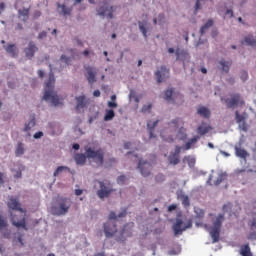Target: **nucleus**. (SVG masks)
<instances>
[{
	"instance_id": "1",
	"label": "nucleus",
	"mask_w": 256,
	"mask_h": 256,
	"mask_svg": "<svg viewBox=\"0 0 256 256\" xmlns=\"http://www.w3.org/2000/svg\"><path fill=\"white\" fill-rule=\"evenodd\" d=\"M183 125H185V122H183V119L176 118L172 120L170 123L167 124V127L161 132V137L164 141H167L168 143H173L175 141V138L173 137V134H170L167 136V133H177V137L180 138L181 141H185L187 139V134L183 133Z\"/></svg>"
},
{
	"instance_id": "2",
	"label": "nucleus",
	"mask_w": 256,
	"mask_h": 256,
	"mask_svg": "<svg viewBox=\"0 0 256 256\" xmlns=\"http://www.w3.org/2000/svg\"><path fill=\"white\" fill-rule=\"evenodd\" d=\"M85 154H76L74 156L75 162L77 165H85L87 159L91 161V163H95L96 167L103 166L104 154L103 150H93L92 148L86 147Z\"/></svg>"
},
{
	"instance_id": "3",
	"label": "nucleus",
	"mask_w": 256,
	"mask_h": 256,
	"mask_svg": "<svg viewBox=\"0 0 256 256\" xmlns=\"http://www.w3.org/2000/svg\"><path fill=\"white\" fill-rule=\"evenodd\" d=\"M42 99H44V101H51L54 107L63 105V99H60V97L57 96V92H55V74H53V72H50L49 79L45 83V92Z\"/></svg>"
},
{
	"instance_id": "4",
	"label": "nucleus",
	"mask_w": 256,
	"mask_h": 256,
	"mask_svg": "<svg viewBox=\"0 0 256 256\" xmlns=\"http://www.w3.org/2000/svg\"><path fill=\"white\" fill-rule=\"evenodd\" d=\"M8 207L13 211H20L22 213L19 217H17V215H13V212H11L12 225H14V227H17L18 229H20L21 227L22 229L27 230V224L25 222V212L21 209V204L19 203V200H17V198L10 197L8 201Z\"/></svg>"
},
{
	"instance_id": "5",
	"label": "nucleus",
	"mask_w": 256,
	"mask_h": 256,
	"mask_svg": "<svg viewBox=\"0 0 256 256\" xmlns=\"http://www.w3.org/2000/svg\"><path fill=\"white\" fill-rule=\"evenodd\" d=\"M72 205L73 202L71 201V198L58 196L56 198V204L52 206L51 211L53 215H57L58 217L61 215H67Z\"/></svg>"
},
{
	"instance_id": "6",
	"label": "nucleus",
	"mask_w": 256,
	"mask_h": 256,
	"mask_svg": "<svg viewBox=\"0 0 256 256\" xmlns=\"http://www.w3.org/2000/svg\"><path fill=\"white\" fill-rule=\"evenodd\" d=\"M223 221H225V215L219 214L216 217V220L213 222V226L210 231V235L213 239V243L219 242V237H220V233H221V225H223Z\"/></svg>"
},
{
	"instance_id": "7",
	"label": "nucleus",
	"mask_w": 256,
	"mask_h": 256,
	"mask_svg": "<svg viewBox=\"0 0 256 256\" xmlns=\"http://www.w3.org/2000/svg\"><path fill=\"white\" fill-rule=\"evenodd\" d=\"M192 227L193 221H191V219L184 221L177 218L176 222L172 226V229L174 231L175 237H177V235H183V231H187V229H191Z\"/></svg>"
},
{
	"instance_id": "8",
	"label": "nucleus",
	"mask_w": 256,
	"mask_h": 256,
	"mask_svg": "<svg viewBox=\"0 0 256 256\" xmlns=\"http://www.w3.org/2000/svg\"><path fill=\"white\" fill-rule=\"evenodd\" d=\"M109 221L104 224V233L106 237H113L115 233H117V225H115V222L117 221V215L115 212H111L109 217Z\"/></svg>"
},
{
	"instance_id": "9",
	"label": "nucleus",
	"mask_w": 256,
	"mask_h": 256,
	"mask_svg": "<svg viewBox=\"0 0 256 256\" xmlns=\"http://www.w3.org/2000/svg\"><path fill=\"white\" fill-rule=\"evenodd\" d=\"M221 101H224L227 109H233V107H237V105H245V101H243L239 94H231V98H221Z\"/></svg>"
},
{
	"instance_id": "10",
	"label": "nucleus",
	"mask_w": 256,
	"mask_h": 256,
	"mask_svg": "<svg viewBox=\"0 0 256 256\" xmlns=\"http://www.w3.org/2000/svg\"><path fill=\"white\" fill-rule=\"evenodd\" d=\"M97 13L100 17H106L108 19H113V6H110L109 4H104L102 6H100L97 9Z\"/></svg>"
},
{
	"instance_id": "11",
	"label": "nucleus",
	"mask_w": 256,
	"mask_h": 256,
	"mask_svg": "<svg viewBox=\"0 0 256 256\" xmlns=\"http://www.w3.org/2000/svg\"><path fill=\"white\" fill-rule=\"evenodd\" d=\"M240 44L243 47H251L252 49H256V37L253 33H249L240 40Z\"/></svg>"
},
{
	"instance_id": "12",
	"label": "nucleus",
	"mask_w": 256,
	"mask_h": 256,
	"mask_svg": "<svg viewBox=\"0 0 256 256\" xmlns=\"http://www.w3.org/2000/svg\"><path fill=\"white\" fill-rule=\"evenodd\" d=\"M176 61H182V63L185 65V63H189V59H191V55H189V52L183 48H177L175 51Z\"/></svg>"
},
{
	"instance_id": "13",
	"label": "nucleus",
	"mask_w": 256,
	"mask_h": 256,
	"mask_svg": "<svg viewBox=\"0 0 256 256\" xmlns=\"http://www.w3.org/2000/svg\"><path fill=\"white\" fill-rule=\"evenodd\" d=\"M39 51V47L35 44V42L30 41L26 48H24V55L26 59H31L35 57V54Z\"/></svg>"
},
{
	"instance_id": "14",
	"label": "nucleus",
	"mask_w": 256,
	"mask_h": 256,
	"mask_svg": "<svg viewBox=\"0 0 256 256\" xmlns=\"http://www.w3.org/2000/svg\"><path fill=\"white\" fill-rule=\"evenodd\" d=\"M68 51L70 53V56H67L65 54H62L60 56V61H62V63H65L66 65H69V63H71V61H73L77 57H79V52L77 51V49L71 48Z\"/></svg>"
},
{
	"instance_id": "15",
	"label": "nucleus",
	"mask_w": 256,
	"mask_h": 256,
	"mask_svg": "<svg viewBox=\"0 0 256 256\" xmlns=\"http://www.w3.org/2000/svg\"><path fill=\"white\" fill-rule=\"evenodd\" d=\"M151 168L152 166L149 164V162L139 160L138 169H140V173L143 175V177H149V175H151Z\"/></svg>"
},
{
	"instance_id": "16",
	"label": "nucleus",
	"mask_w": 256,
	"mask_h": 256,
	"mask_svg": "<svg viewBox=\"0 0 256 256\" xmlns=\"http://www.w3.org/2000/svg\"><path fill=\"white\" fill-rule=\"evenodd\" d=\"M155 77L158 83H163L165 79L169 78V70L165 66H162L160 70L156 71Z\"/></svg>"
},
{
	"instance_id": "17",
	"label": "nucleus",
	"mask_w": 256,
	"mask_h": 256,
	"mask_svg": "<svg viewBox=\"0 0 256 256\" xmlns=\"http://www.w3.org/2000/svg\"><path fill=\"white\" fill-rule=\"evenodd\" d=\"M100 189L97 192V195L100 199H105V197H109L111 195V189H109L107 186H105V183L99 182Z\"/></svg>"
},
{
	"instance_id": "18",
	"label": "nucleus",
	"mask_w": 256,
	"mask_h": 256,
	"mask_svg": "<svg viewBox=\"0 0 256 256\" xmlns=\"http://www.w3.org/2000/svg\"><path fill=\"white\" fill-rule=\"evenodd\" d=\"M159 124V120L156 121H151L149 120L147 122V131L149 133V138L150 139H155V127Z\"/></svg>"
},
{
	"instance_id": "19",
	"label": "nucleus",
	"mask_w": 256,
	"mask_h": 256,
	"mask_svg": "<svg viewBox=\"0 0 256 256\" xmlns=\"http://www.w3.org/2000/svg\"><path fill=\"white\" fill-rule=\"evenodd\" d=\"M18 17L23 23H27V21H29V8L19 9Z\"/></svg>"
},
{
	"instance_id": "20",
	"label": "nucleus",
	"mask_w": 256,
	"mask_h": 256,
	"mask_svg": "<svg viewBox=\"0 0 256 256\" xmlns=\"http://www.w3.org/2000/svg\"><path fill=\"white\" fill-rule=\"evenodd\" d=\"M5 50L8 53V55H10V56H12L14 58L19 55V49L17 48V46L15 44H9L5 48Z\"/></svg>"
},
{
	"instance_id": "21",
	"label": "nucleus",
	"mask_w": 256,
	"mask_h": 256,
	"mask_svg": "<svg viewBox=\"0 0 256 256\" xmlns=\"http://www.w3.org/2000/svg\"><path fill=\"white\" fill-rule=\"evenodd\" d=\"M76 101V111H81V109H85V106L87 105V99L85 98V96L76 97Z\"/></svg>"
},
{
	"instance_id": "22",
	"label": "nucleus",
	"mask_w": 256,
	"mask_h": 256,
	"mask_svg": "<svg viewBox=\"0 0 256 256\" xmlns=\"http://www.w3.org/2000/svg\"><path fill=\"white\" fill-rule=\"evenodd\" d=\"M211 129H212L211 126L205 123H202L200 126H198L197 133L198 135H207V133L210 132Z\"/></svg>"
},
{
	"instance_id": "23",
	"label": "nucleus",
	"mask_w": 256,
	"mask_h": 256,
	"mask_svg": "<svg viewBox=\"0 0 256 256\" xmlns=\"http://www.w3.org/2000/svg\"><path fill=\"white\" fill-rule=\"evenodd\" d=\"M165 101H168V103H179L175 99V94H173V89H168L165 91Z\"/></svg>"
},
{
	"instance_id": "24",
	"label": "nucleus",
	"mask_w": 256,
	"mask_h": 256,
	"mask_svg": "<svg viewBox=\"0 0 256 256\" xmlns=\"http://www.w3.org/2000/svg\"><path fill=\"white\" fill-rule=\"evenodd\" d=\"M197 113L198 115H200L201 117H205L206 119H209V117H211V110H209V108L205 106H201L200 108H198Z\"/></svg>"
},
{
	"instance_id": "25",
	"label": "nucleus",
	"mask_w": 256,
	"mask_h": 256,
	"mask_svg": "<svg viewBox=\"0 0 256 256\" xmlns=\"http://www.w3.org/2000/svg\"><path fill=\"white\" fill-rule=\"evenodd\" d=\"M168 161L170 165H179L181 163L180 157L177 154H173V152L168 156Z\"/></svg>"
},
{
	"instance_id": "26",
	"label": "nucleus",
	"mask_w": 256,
	"mask_h": 256,
	"mask_svg": "<svg viewBox=\"0 0 256 256\" xmlns=\"http://www.w3.org/2000/svg\"><path fill=\"white\" fill-rule=\"evenodd\" d=\"M139 31L142 32V35L145 39H147V21H138Z\"/></svg>"
},
{
	"instance_id": "27",
	"label": "nucleus",
	"mask_w": 256,
	"mask_h": 256,
	"mask_svg": "<svg viewBox=\"0 0 256 256\" xmlns=\"http://www.w3.org/2000/svg\"><path fill=\"white\" fill-rule=\"evenodd\" d=\"M57 8L58 9H62V15L66 16V15H71L72 11H73V8H69L67 7V5L65 4H60V3H57Z\"/></svg>"
},
{
	"instance_id": "28",
	"label": "nucleus",
	"mask_w": 256,
	"mask_h": 256,
	"mask_svg": "<svg viewBox=\"0 0 256 256\" xmlns=\"http://www.w3.org/2000/svg\"><path fill=\"white\" fill-rule=\"evenodd\" d=\"M210 27H213V19H209L204 25L200 28V35L203 37L205 35V32L207 29H210Z\"/></svg>"
},
{
	"instance_id": "29",
	"label": "nucleus",
	"mask_w": 256,
	"mask_h": 256,
	"mask_svg": "<svg viewBox=\"0 0 256 256\" xmlns=\"http://www.w3.org/2000/svg\"><path fill=\"white\" fill-rule=\"evenodd\" d=\"M199 139H201L200 136H194L192 139H190L184 146L185 151H189V149H191V147H193V145H195Z\"/></svg>"
},
{
	"instance_id": "30",
	"label": "nucleus",
	"mask_w": 256,
	"mask_h": 256,
	"mask_svg": "<svg viewBox=\"0 0 256 256\" xmlns=\"http://www.w3.org/2000/svg\"><path fill=\"white\" fill-rule=\"evenodd\" d=\"M87 71V79H88V83H90L91 85H93V83H95V72H93V70L89 67L86 68Z\"/></svg>"
},
{
	"instance_id": "31",
	"label": "nucleus",
	"mask_w": 256,
	"mask_h": 256,
	"mask_svg": "<svg viewBox=\"0 0 256 256\" xmlns=\"http://www.w3.org/2000/svg\"><path fill=\"white\" fill-rule=\"evenodd\" d=\"M240 253L242 256H253V254H251V248L249 247V244L242 246Z\"/></svg>"
},
{
	"instance_id": "32",
	"label": "nucleus",
	"mask_w": 256,
	"mask_h": 256,
	"mask_svg": "<svg viewBox=\"0 0 256 256\" xmlns=\"http://www.w3.org/2000/svg\"><path fill=\"white\" fill-rule=\"evenodd\" d=\"M25 153V148L23 147V143L19 142L17 147H16V157H21Z\"/></svg>"
},
{
	"instance_id": "33",
	"label": "nucleus",
	"mask_w": 256,
	"mask_h": 256,
	"mask_svg": "<svg viewBox=\"0 0 256 256\" xmlns=\"http://www.w3.org/2000/svg\"><path fill=\"white\" fill-rule=\"evenodd\" d=\"M237 157H241V159H245L247 157V151L245 149H241L239 147H235Z\"/></svg>"
},
{
	"instance_id": "34",
	"label": "nucleus",
	"mask_w": 256,
	"mask_h": 256,
	"mask_svg": "<svg viewBox=\"0 0 256 256\" xmlns=\"http://www.w3.org/2000/svg\"><path fill=\"white\" fill-rule=\"evenodd\" d=\"M189 167H195V158L193 156H185L184 160Z\"/></svg>"
},
{
	"instance_id": "35",
	"label": "nucleus",
	"mask_w": 256,
	"mask_h": 256,
	"mask_svg": "<svg viewBox=\"0 0 256 256\" xmlns=\"http://www.w3.org/2000/svg\"><path fill=\"white\" fill-rule=\"evenodd\" d=\"M35 125V117L33 116L32 119L25 124L24 131H31V128Z\"/></svg>"
},
{
	"instance_id": "36",
	"label": "nucleus",
	"mask_w": 256,
	"mask_h": 256,
	"mask_svg": "<svg viewBox=\"0 0 256 256\" xmlns=\"http://www.w3.org/2000/svg\"><path fill=\"white\" fill-rule=\"evenodd\" d=\"M115 117V111L113 110H107L106 114L104 116V121H111Z\"/></svg>"
},
{
	"instance_id": "37",
	"label": "nucleus",
	"mask_w": 256,
	"mask_h": 256,
	"mask_svg": "<svg viewBox=\"0 0 256 256\" xmlns=\"http://www.w3.org/2000/svg\"><path fill=\"white\" fill-rule=\"evenodd\" d=\"M226 177H227L226 174H223V173L219 174L217 180L214 183V185H216V186L221 185V183H223V181H225Z\"/></svg>"
},
{
	"instance_id": "38",
	"label": "nucleus",
	"mask_w": 256,
	"mask_h": 256,
	"mask_svg": "<svg viewBox=\"0 0 256 256\" xmlns=\"http://www.w3.org/2000/svg\"><path fill=\"white\" fill-rule=\"evenodd\" d=\"M236 123H243L245 121V117L239 114V111L235 112Z\"/></svg>"
},
{
	"instance_id": "39",
	"label": "nucleus",
	"mask_w": 256,
	"mask_h": 256,
	"mask_svg": "<svg viewBox=\"0 0 256 256\" xmlns=\"http://www.w3.org/2000/svg\"><path fill=\"white\" fill-rule=\"evenodd\" d=\"M69 169L67 166H59L56 171L54 172V177H57L59 173H63V171Z\"/></svg>"
},
{
	"instance_id": "40",
	"label": "nucleus",
	"mask_w": 256,
	"mask_h": 256,
	"mask_svg": "<svg viewBox=\"0 0 256 256\" xmlns=\"http://www.w3.org/2000/svg\"><path fill=\"white\" fill-rule=\"evenodd\" d=\"M199 9H201V1L196 0L195 6H194L193 14H194V15H197V13H199Z\"/></svg>"
},
{
	"instance_id": "41",
	"label": "nucleus",
	"mask_w": 256,
	"mask_h": 256,
	"mask_svg": "<svg viewBox=\"0 0 256 256\" xmlns=\"http://www.w3.org/2000/svg\"><path fill=\"white\" fill-rule=\"evenodd\" d=\"M7 227V220L3 219V216H0V231H3Z\"/></svg>"
},
{
	"instance_id": "42",
	"label": "nucleus",
	"mask_w": 256,
	"mask_h": 256,
	"mask_svg": "<svg viewBox=\"0 0 256 256\" xmlns=\"http://www.w3.org/2000/svg\"><path fill=\"white\" fill-rule=\"evenodd\" d=\"M131 51V49L129 48H125L123 51L120 52V58L117 59V63H121V61L123 60V55H125V53H129Z\"/></svg>"
},
{
	"instance_id": "43",
	"label": "nucleus",
	"mask_w": 256,
	"mask_h": 256,
	"mask_svg": "<svg viewBox=\"0 0 256 256\" xmlns=\"http://www.w3.org/2000/svg\"><path fill=\"white\" fill-rule=\"evenodd\" d=\"M159 25H165V14L160 13L157 17Z\"/></svg>"
},
{
	"instance_id": "44",
	"label": "nucleus",
	"mask_w": 256,
	"mask_h": 256,
	"mask_svg": "<svg viewBox=\"0 0 256 256\" xmlns=\"http://www.w3.org/2000/svg\"><path fill=\"white\" fill-rule=\"evenodd\" d=\"M182 205L184 207H189V205H191V203L189 201V196H183L182 197Z\"/></svg>"
},
{
	"instance_id": "45",
	"label": "nucleus",
	"mask_w": 256,
	"mask_h": 256,
	"mask_svg": "<svg viewBox=\"0 0 256 256\" xmlns=\"http://www.w3.org/2000/svg\"><path fill=\"white\" fill-rule=\"evenodd\" d=\"M152 107H153V105H151V104L143 105L141 108V112L148 113V111H151Z\"/></svg>"
},
{
	"instance_id": "46",
	"label": "nucleus",
	"mask_w": 256,
	"mask_h": 256,
	"mask_svg": "<svg viewBox=\"0 0 256 256\" xmlns=\"http://www.w3.org/2000/svg\"><path fill=\"white\" fill-rule=\"evenodd\" d=\"M248 77H249V74H247V71L242 70L240 72V78L242 79V81H247Z\"/></svg>"
},
{
	"instance_id": "47",
	"label": "nucleus",
	"mask_w": 256,
	"mask_h": 256,
	"mask_svg": "<svg viewBox=\"0 0 256 256\" xmlns=\"http://www.w3.org/2000/svg\"><path fill=\"white\" fill-rule=\"evenodd\" d=\"M127 179V177H125L124 175L119 176L117 178V183H119V185H123L125 183V180Z\"/></svg>"
},
{
	"instance_id": "48",
	"label": "nucleus",
	"mask_w": 256,
	"mask_h": 256,
	"mask_svg": "<svg viewBox=\"0 0 256 256\" xmlns=\"http://www.w3.org/2000/svg\"><path fill=\"white\" fill-rule=\"evenodd\" d=\"M239 127L242 131H247V123H245V120L244 122L239 123Z\"/></svg>"
},
{
	"instance_id": "49",
	"label": "nucleus",
	"mask_w": 256,
	"mask_h": 256,
	"mask_svg": "<svg viewBox=\"0 0 256 256\" xmlns=\"http://www.w3.org/2000/svg\"><path fill=\"white\" fill-rule=\"evenodd\" d=\"M108 107H109L110 109H117V102H111V101H109V102H108Z\"/></svg>"
},
{
	"instance_id": "50",
	"label": "nucleus",
	"mask_w": 256,
	"mask_h": 256,
	"mask_svg": "<svg viewBox=\"0 0 256 256\" xmlns=\"http://www.w3.org/2000/svg\"><path fill=\"white\" fill-rule=\"evenodd\" d=\"M172 154L177 155L179 157V155L181 154V147L180 146H176L175 147V151L172 152Z\"/></svg>"
},
{
	"instance_id": "51",
	"label": "nucleus",
	"mask_w": 256,
	"mask_h": 256,
	"mask_svg": "<svg viewBox=\"0 0 256 256\" xmlns=\"http://www.w3.org/2000/svg\"><path fill=\"white\" fill-rule=\"evenodd\" d=\"M47 37V31H42L38 34V39H45Z\"/></svg>"
},
{
	"instance_id": "52",
	"label": "nucleus",
	"mask_w": 256,
	"mask_h": 256,
	"mask_svg": "<svg viewBox=\"0 0 256 256\" xmlns=\"http://www.w3.org/2000/svg\"><path fill=\"white\" fill-rule=\"evenodd\" d=\"M43 137V132L39 131L34 134V139H41Z\"/></svg>"
},
{
	"instance_id": "53",
	"label": "nucleus",
	"mask_w": 256,
	"mask_h": 256,
	"mask_svg": "<svg viewBox=\"0 0 256 256\" xmlns=\"http://www.w3.org/2000/svg\"><path fill=\"white\" fill-rule=\"evenodd\" d=\"M39 17H41V11L36 10V11L34 12L33 19H38Z\"/></svg>"
},
{
	"instance_id": "54",
	"label": "nucleus",
	"mask_w": 256,
	"mask_h": 256,
	"mask_svg": "<svg viewBox=\"0 0 256 256\" xmlns=\"http://www.w3.org/2000/svg\"><path fill=\"white\" fill-rule=\"evenodd\" d=\"M156 181H165V175L159 174L158 176H156Z\"/></svg>"
},
{
	"instance_id": "55",
	"label": "nucleus",
	"mask_w": 256,
	"mask_h": 256,
	"mask_svg": "<svg viewBox=\"0 0 256 256\" xmlns=\"http://www.w3.org/2000/svg\"><path fill=\"white\" fill-rule=\"evenodd\" d=\"M175 209H177V205L175 204H171L170 206H168V211L171 213V211H175Z\"/></svg>"
},
{
	"instance_id": "56",
	"label": "nucleus",
	"mask_w": 256,
	"mask_h": 256,
	"mask_svg": "<svg viewBox=\"0 0 256 256\" xmlns=\"http://www.w3.org/2000/svg\"><path fill=\"white\" fill-rule=\"evenodd\" d=\"M229 209H231V203L225 204L223 206V211H229Z\"/></svg>"
},
{
	"instance_id": "57",
	"label": "nucleus",
	"mask_w": 256,
	"mask_h": 256,
	"mask_svg": "<svg viewBox=\"0 0 256 256\" xmlns=\"http://www.w3.org/2000/svg\"><path fill=\"white\" fill-rule=\"evenodd\" d=\"M248 239L252 240V239H256V233L252 232L248 235Z\"/></svg>"
},
{
	"instance_id": "58",
	"label": "nucleus",
	"mask_w": 256,
	"mask_h": 256,
	"mask_svg": "<svg viewBox=\"0 0 256 256\" xmlns=\"http://www.w3.org/2000/svg\"><path fill=\"white\" fill-rule=\"evenodd\" d=\"M75 195H76L77 197H79V195H83V190H81V189H76V190H75Z\"/></svg>"
},
{
	"instance_id": "59",
	"label": "nucleus",
	"mask_w": 256,
	"mask_h": 256,
	"mask_svg": "<svg viewBox=\"0 0 256 256\" xmlns=\"http://www.w3.org/2000/svg\"><path fill=\"white\" fill-rule=\"evenodd\" d=\"M93 96H94V97H101V91L95 90V91L93 92Z\"/></svg>"
},
{
	"instance_id": "60",
	"label": "nucleus",
	"mask_w": 256,
	"mask_h": 256,
	"mask_svg": "<svg viewBox=\"0 0 256 256\" xmlns=\"http://www.w3.org/2000/svg\"><path fill=\"white\" fill-rule=\"evenodd\" d=\"M222 71H225V73H229V65H223Z\"/></svg>"
},
{
	"instance_id": "61",
	"label": "nucleus",
	"mask_w": 256,
	"mask_h": 256,
	"mask_svg": "<svg viewBox=\"0 0 256 256\" xmlns=\"http://www.w3.org/2000/svg\"><path fill=\"white\" fill-rule=\"evenodd\" d=\"M217 35H218L217 30H212L211 37H213V39H215V37H217Z\"/></svg>"
},
{
	"instance_id": "62",
	"label": "nucleus",
	"mask_w": 256,
	"mask_h": 256,
	"mask_svg": "<svg viewBox=\"0 0 256 256\" xmlns=\"http://www.w3.org/2000/svg\"><path fill=\"white\" fill-rule=\"evenodd\" d=\"M83 55H84V57H88L89 55H91V51H89V50H84V51H83Z\"/></svg>"
},
{
	"instance_id": "63",
	"label": "nucleus",
	"mask_w": 256,
	"mask_h": 256,
	"mask_svg": "<svg viewBox=\"0 0 256 256\" xmlns=\"http://www.w3.org/2000/svg\"><path fill=\"white\" fill-rule=\"evenodd\" d=\"M226 15H230V17H233V10L232 9L226 10Z\"/></svg>"
},
{
	"instance_id": "64",
	"label": "nucleus",
	"mask_w": 256,
	"mask_h": 256,
	"mask_svg": "<svg viewBox=\"0 0 256 256\" xmlns=\"http://www.w3.org/2000/svg\"><path fill=\"white\" fill-rule=\"evenodd\" d=\"M127 215V210H123L118 217H125Z\"/></svg>"
}]
</instances>
